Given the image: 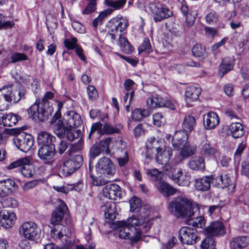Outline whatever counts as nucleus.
<instances>
[{"label": "nucleus", "instance_id": "1", "mask_svg": "<svg viewBox=\"0 0 249 249\" xmlns=\"http://www.w3.org/2000/svg\"><path fill=\"white\" fill-rule=\"evenodd\" d=\"M96 175L91 173L92 184L94 185H102L105 183L100 178L103 176H111L115 173V167L111 160L106 157L100 159L95 166Z\"/></svg>", "mask_w": 249, "mask_h": 249}, {"label": "nucleus", "instance_id": "2", "mask_svg": "<svg viewBox=\"0 0 249 249\" xmlns=\"http://www.w3.org/2000/svg\"><path fill=\"white\" fill-rule=\"evenodd\" d=\"M63 120L64 122L62 121V126L65 128V131L58 136L62 137L66 135L68 139L72 141L76 137L74 133L76 132L74 127L79 126L82 123L81 116L73 111H70L64 115Z\"/></svg>", "mask_w": 249, "mask_h": 249}, {"label": "nucleus", "instance_id": "3", "mask_svg": "<svg viewBox=\"0 0 249 249\" xmlns=\"http://www.w3.org/2000/svg\"><path fill=\"white\" fill-rule=\"evenodd\" d=\"M169 208L174 210L177 217H190L194 214V205L186 198H178L171 201Z\"/></svg>", "mask_w": 249, "mask_h": 249}, {"label": "nucleus", "instance_id": "4", "mask_svg": "<svg viewBox=\"0 0 249 249\" xmlns=\"http://www.w3.org/2000/svg\"><path fill=\"white\" fill-rule=\"evenodd\" d=\"M53 112V107L46 101H36L28 109L29 115L35 121L47 120Z\"/></svg>", "mask_w": 249, "mask_h": 249}, {"label": "nucleus", "instance_id": "5", "mask_svg": "<svg viewBox=\"0 0 249 249\" xmlns=\"http://www.w3.org/2000/svg\"><path fill=\"white\" fill-rule=\"evenodd\" d=\"M40 230L37 225L32 221L25 222L22 223L18 228L19 235L29 241H35L39 239Z\"/></svg>", "mask_w": 249, "mask_h": 249}, {"label": "nucleus", "instance_id": "6", "mask_svg": "<svg viewBox=\"0 0 249 249\" xmlns=\"http://www.w3.org/2000/svg\"><path fill=\"white\" fill-rule=\"evenodd\" d=\"M178 238L182 244L193 245L199 241L200 237L196 229L185 226L181 227L179 230Z\"/></svg>", "mask_w": 249, "mask_h": 249}, {"label": "nucleus", "instance_id": "7", "mask_svg": "<svg viewBox=\"0 0 249 249\" xmlns=\"http://www.w3.org/2000/svg\"><path fill=\"white\" fill-rule=\"evenodd\" d=\"M173 150L170 147L163 148L160 151L156 153L155 159L157 162L161 165H162V170L166 174L175 168L169 163V161L173 156Z\"/></svg>", "mask_w": 249, "mask_h": 249}, {"label": "nucleus", "instance_id": "8", "mask_svg": "<svg viewBox=\"0 0 249 249\" xmlns=\"http://www.w3.org/2000/svg\"><path fill=\"white\" fill-rule=\"evenodd\" d=\"M151 222L148 219V215L142 216L141 214L133 215L125 220V229L130 230L131 228H137L142 226L144 232H147L151 228Z\"/></svg>", "mask_w": 249, "mask_h": 249}, {"label": "nucleus", "instance_id": "9", "mask_svg": "<svg viewBox=\"0 0 249 249\" xmlns=\"http://www.w3.org/2000/svg\"><path fill=\"white\" fill-rule=\"evenodd\" d=\"M19 168L20 172L25 177H31L34 174V166L32 159L29 157H25L17 160L8 166V169H12Z\"/></svg>", "mask_w": 249, "mask_h": 249}, {"label": "nucleus", "instance_id": "10", "mask_svg": "<svg viewBox=\"0 0 249 249\" xmlns=\"http://www.w3.org/2000/svg\"><path fill=\"white\" fill-rule=\"evenodd\" d=\"M0 90L4 99L9 105V104L18 103L24 94L22 89H21L20 88L18 89L11 86L3 87Z\"/></svg>", "mask_w": 249, "mask_h": 249}, {"label": "nucleus", "instance_id": "11", "mask_svg": "<svg viewBox=\"0 0 249 249\" xmlns=\"http://www.w3.org/2000/svg\"><path fill=\"white\" fill-rule=\"evenodd\" d=\"M148 9L153 14L155 22L160 21L163 19L170 17L172 14L169 9L155 1L149 3Z\"/></svg>", "mask_w": 249, "mask_h": 249}, {"label": "nucleus", "instance_id": "12", "mask_svg": "<svg viewBox=\"0 0 249 249\" xmlns=\"http://www.w3.org/2000/svg\"><path fill=\"white\" fill-rule=\"evenodd\" d=\"M81 156L77 155L65 161L60 167V170L65 176H69L78 169L82 163Z\"/></svg>", "mask_w": 249, "mask_h": 249}, {"label": "nucleus", "instance_id": "13", "mask_svg": "<svg viewBox=\"0 0 249 249\" xmlns=\"http://www.w3.org/2000/svg\"><path fill=\"white\" fill-rule=\"evenodd\" d=\"M14 144L20 151L27 152L33 147L34 139L31 135L28 134L22 133L14 137Z\"/></svg>", "mask_w": 249, "mask_h": 249}, {"label": "nucleus", "instance_id": "14", "mask_svg": "<svg viewBox=\"0 0 249 249\" xmlns=\"http://www.w3.org/2000/svg\"><path fill=\"white\" fill-rule=\"evenodd\" d=\"M204 232L206 236L220 237L226 234V230L222 222L216 220L210 222L209 226L204 229Z\"/></svg>", "mask_w": 249, "mask_h": 249}, {"label": "nucleus", "instance_id": "15", "mask_svg": "<svg viewBox=\"0 0 249 249\" xmlns=\"http://www.w3.org/2000/svg\"><path fill=\"white\" fill-rule=\"evenodd\" d=\"M55 155L54 145L40 146L38 150V158L44 163L52 164L54 162L53 158Z\"/></svg>", "mask_w": 249, "mask_h": 249}, {"label": "nucleus", "instance_id": "16", "mask_svg": "<svg viewBox=\"0 0 249 249\" xmlns=\"http://www.w3.org/2000/svg\"><path fill=\"white\" fill-rule=\"evenodd\" d=\"M17 220L16 213L12 210H3L0 212V225L5 229H10Z\"/></svg>", "mask_w": 249, "mask_h": 249}, {"label": "nucleus", "instance_id": "17", "mask_svg": "<svg viewBox=\"0 0 249 249\" xmlns=\"http://www.w3.org/2000/svg\"><path fill=\"white\" fill-rule=\"evenodd\" d=\"M167 175L175 183L181 186H188L190 184V177L189 176L183 175L182 169L175 168Z\"/></svg>", "mask_w": 249, "mask_h": 249}, {"label": "nucleus", "instance_id": "18", "mask_svg": "<svg viewBox=\"0 0 249 249\" xmlns=\"http://www.w3.org/2000/svg\"><path fill=\"white\" fill-rule=\"evenodd\" d=\"M18 188L15 181L11 179L0 181V198H3L13 194Z\"/></svg>", "mask_w": 249, "mask_h": 249}, {"label": "nucleus", "instance_id": "19", "mask_svg": "<svg viewBox=\"0 0 249 249\" xmlns=\"http://www.w3.org/2000/svg\"><path fill=\"white\" fill-rule=\"evenodd\" d=\"M104 197L113 200H119L122 198L120 187L116 184H109L103 189Z\"/></svg>", "mask_w": 249, "mask_h": 249}, {"label": "nucleus", "instance_id": "20", "mask_svg": "<svg viewBox=\"0 0 249 249\" xmlns=\"http://www.w3.org/2000/svg\"><path fill=\"white\" fill-rule=\"evenodd\" d=\"M58 110L56 112L50 123L53 125L54 132L57 136H61L65 131V128L62 126V121L60 120L61 117L60 110L63 106V103L57 101Z\"/></svg>", "mask_w": 249, "mask_h": 249}, {"label": "nucleus", "instance_id": "21", "mask_svg": "<svg viewBox=\"0 0 249 249\" xmlns=\"http://www.w3.org/2000/svg\"><path fill=\"white\" fill-rule=\"evenodd\" d=\"M201 92L200 88L194 86H189L186 88L185 101L187 107H193V103L198 99Z\"/></svg>", "mask_w": 249, "mask_h": 249}, {"label": "nucleus", "instance_id": "22", "mask_svg": "<svg viewBox=\"0 0 249 249\" xmlns=\"http://www.w3.org/2000/svg\"><path fill=\"white\" fill-rule=\"evenodd\" d=\"M200 154L206 158H212L219 154L218 150L214 144L206 140L201 142Z\"/></svg>", "mask_w": 249, "mask_h": 249}, {"label": "nucleus", "instance_id": "23", "mask_svg": "<svg viewBox=\"0 0 249 249\" xmlns=\"http://www.w3.org/2000/svg\"><path fill=\"white\" fill-rule=\"evenodd\" d=\"M189 135L181 130L176 131L172 137L173 146L177 149H180L181 146H184L188 142Z\"/></svg>", "mask_w": 249, "mask_h": 249}, {"label": "nucleus", "instance_id": "24", "mask_svg": "<svg viewBox=\"0 0 249 249\" xmlns=\"http://www.w3.org/2000/svg\"><path fill=\"white\" fill-rule=\"evenodd\" d=\"M58 206L55 211L53 213L51 223L54 225H58L61 221L64 213L67 210V207L62 201L60 199L57 200Z\"/></svg>", "mask_w": 249, "mask_h": 249}, {"label": "nucleus", "instance_id": "25", "mask_svg": "<svg viewBox=\"0 0 249 249\" xmlns=\"http://www.w3.org/2000/svg\"><path fill=\"white\" fill-rule=\"evenodd\" d=\"M114 27V30L112 29L111 34L113 38L119 37L120 46L121 50L123 51L124 46V21L117 20Z\"/></svg>", "mask_w": 249, "mask_h": 249}, {"label": "nucleus", "instance_id": "26", "mask_svg": "<svg viewBox=\"0 0 249 249\" xmlns=\"http://www.w3.org/2000/svg\"><path fill=\"white\" fill-rule=\"evenodd\" d=\"M219 117L214 112L210 111L204 115L203 124L207 129H212L215 128L219 124Z\"/></svg>", "mask_w": 249, "mask_h": 249}, {"label": "nucleus", "instance_id": "27", "mask_svg": "<svg viewBox=\"0 0 249 249\" xmlns=\"http://www.w3.org/2000/svg\"><path fill=\"white\" fill-rule=\"evenodd\" d=\"M212 183L218 188L224 189L232 184V180L228 174L213 175Z\"/></svg>", "mask_w": 249, "mask_h": 249}, {"label": "nucleus", "instance_id": "28", "mask_svg": "<svg viewBox=\"0 0 249 249\" xmlns=\"http://www.w3.org/2000/svg\"><path fill=\"white\" fill-rule=\"evenodd\" d=\"M249 244V237L241 235L233 237L230 242L231 249H244Z\"/></svg>", "mask_w": 249, "mask_h": 249}, {"label": "nucleus", "instance_id": "29", "mask_svg": "<svg viewBox=\"0 0 249 249\" xmlns=\"http://www.w3.org/2000/svg\"><path fill=\"white\" fill-rule=\"evenodd\" d=\"M213 175L203 176L201 178L196 179L195 186L197 191L205 192L209 190L212 183Z\"/></svg>", "mask_w": 249, "mask_h": 249}, {"label": "nucleus", "instance_id": "30", "mask_svg": "<svg viewBox=\"0 0 249 249\" xmlns=\"http://www.w3.org/2000/svg\"><path fill=\"white\" fill-rule=\"evenodd\" d=\"M196 125V119L191 114H188L185 116L181 124V130L185 131L189 135L194 131Z\"/></svg>", "mask_w": 249, "mask_h": 249}, {"label": "nucleus", "instance_id": "31", "mask_svg": "<svg viewBox=\"0 0 249 249\" xmlns=\"http://www.w3.org/2000/svg\"><path fill=\"white\" fill-rule=\"evenodd\" d=\"M156 186L160 193L166 197L175 195L177 192L176 189L164 181H159L156 183Z\"/></svg>", "mask_w": 249, "mask_h": 249}, {"label": "nucleus", "instance_id": "32", "mask_svg": "<svg viewBox=\"0 0 249 249\" xmlns=\"http://www.w3.org/2000/svg\"><path fill=\"white\" fill-rule=\"evenodd\" d=\"M103 210L106 219L113 220L116 218L119 210L115 203L109 202L106 203L103 206Z\"/></svg>", "mask_w": 249, "mask_h": 249}, {"label": "nucleus", "instance_id": "33", "mask_svg": "<svg viewBox=\"0 0 249 249\" xmlns=\"http://www.w3.org/2000/svg\"><path fill=\"white\" fill-rule=\"evenodd\" d=\"M55 137L51 133L41 131L38 134L37 142L40 146H46L49 145H54L53 142L55 141Z\"/></svg>", "mask_w": 249, "mask_h": 249}, {"label": "nucleus", "instance_id": "34", "mask_svg": "<svg viewBox=\"0 0 249 249\" xmlns=\"http://www.w3.org/2000/svg\"><path fill=\"white\" fill-rule=\"evenodd\" d=\"M135 82L130 79H125V102L128 97H129V105L125 106V109L127 111H129L130 105L133 102V98L135 93V90L133 86L135 85Z\"/></svg>", "mask_w": 249, "mask_h": 249}, {"label": "nucleus", "instance_id": "35", "mask_svg": "<svg viewBox=\"0 0 249 249\" xmlns=\"http://www.w3.org/2000/svg\"><path fill=\"white\" fill-rule=\"evenodd\" d=\"M145 146L147 150L155 149L157 152L163 148L166 147L163 140L161 139L157 140L154 137L150 138L147 140Z\"/></svg>", "mask_w": 249, "mask_h": 249}, {"label": "nucleus", "instance_id": "36", "mask_svg": "<svg viewBox=\"0 0 249 249\" xmlns=\"http://www.w3.org/2000/svg\"><path fill=\"white\" fill-rule=\"evenodd\" d=\"M188 165L193 170H203L205 169L204 158L202 156L193 157L189 161Z\"/></svg>", "mask_w": 249, "mask_h": 249}, {"label": "nucleus", "instance_id": "37", "mask_svg": "<svg viewBox=\"0 0 249 249\" xmlns=\"http://www.w3.org/2000/svg\"><path fill=\"white\" fill-rule=\"evenodd\" d=\"M229 130L231 135L234 139L242 137L245 133L243 126L240 123H231L229 127Z\"/></svg>", "mask_w": 249, "mask_h": 249}, {"label": "nucleus", "instance_id": "38", "mask_svg": "<svg viewBox=\"0 0 249 249\" xmlns=\"http://www.w3.org/2000/svg\"><path fill=\"white\" fill-rule=\"evenodd\" d=\"M234 63L232 60L222 59L219 67L218 72L220 77H222L233 69Z\"/></svg>", "mask_w": 249, "mask_h": 249}, {"label": "nucleus", "instance_id": "39", "mask_svg": "<svg viewBox=\"0 0 249 249\" xmlns=\"http://www.w3.org/2000/svg\"><path fill=\"white\" fill-rule=\"evenodd\" d=\"M20 117L17 114L10 113L4 115V126L11 127L16 124Z\"/></svg>", "mask_w": 249, "mask_h": 249}, {"label": "nucleus", "instance_id": "40", "mask_svg": "<svg viewBox=\"0 0 249 249\" xmlns=\"http://www.w3.org/2000/svg\"><path fill=\"white\" fill-rule=\"evenodd\" d=\"M111 228L114 230L116 236L121 239L124 238V222H115L112 224Z\"/></svg>", "mask_w": 249, "mask_h": 249}, {"label": "nucleus", "instance_id": "41", "mask_svg": "<svg viewBox=\"0 0 249 249\" xmlns=\"http://www.w3.org/2000/svg\"><path fill=\"white\" fill-rule=\"evenodd\" d=\"M102 127V124L100 123H96L94 124H93L91 128V130L89 133V138H90L92 134L96 131H97L98 132V133H105L110 134V133H112L114 132V131H113L111 129L110 126L107 124H105L104 126V130L103 132H102L100 130Z\"/></svg>", "mask_w": 249, "mask_h": 249}, {"label": "nucleus", "instance_id": "42", "mask_svg": "<svg viewBox=\"0 0 249 249\" xmlns=\"http://www.w3.org/2000/svg\"><path fill=\"white\" fill-rule=\"evenodd\" d=\"M215 238L206 236L200 244V249H217Z\"/></svg>", "mask_w": 249, "mask_h": 249}, {"label": "nucleus", "instance_id": "43", "mask_svg": "<svg viewBox=\"0 0 249 249\" xmlns=\"http://www.w3.org/2000/svg\"><path fill=\"white\" fill-rule=\"evenodd\" d=\"M138 51L139 54L142 53L149 54L153 52V48L148 37H146L143 38L142 43L138 47Z\"/></svg>", "mask_w": 249, "mask_h": 249}, {"label": "nucleus", "instance_id": "44", "mask_svg": "<svg viewBox=\"0 0 249 249\" xmlns=\"http://www.w3.org/2000/svg\"><path fill=\"white\" fill-rule=\"evenodd\" d=\"M180 156L183 159L188 158L195 154L196 148L189 144H186L184 146H181Z\"/></svg>", "mask_w": 249, "mask_h": 249}, {"label": "nucleus", "instance_id": "45", "mask_svg": "<svg viewBox=\"0 0 249 249\" xmlns=\"http://www.w3.org/2000/svg\"><path fill=\"white\" fill-rule=\"evenodd\" d=\"M192 53L193 56L201 59H204L206 54L205 47L201 44H196L193 47Z\"/></svg>", "mask_w": 249, "mask_h": 249}, {"label": "nucleus", "instance_id": "46", "mask_svg": "<svg viewBox=\"0 0 249 249\" xmlns=\"http://www.w3.org/2000/svg\"><path fill=\"white\" fill-rule=\"evenodd\" d=\"M130 211L132 212H138L142 207L141 200L138 197L133 196L129 200Z\"/></svg>", "mask_w": 249, "mask_h": 249}, {"label": "nucleus", "instance_id": "47", "mask_svg": "<svg viewBox=\"0 0 249 249\" xmlns=\"http://www.w3.org/2000/svg\"><path fill=\"white\" fill-rule=\"evenodd\" d=\"M162 98L160 97L153 96L148 99L146 101L148 107L151 110L156 107H161Z\"/></svg>", "mask_w": 249, "mask_h": 249}, {"label": "nucleus", "instance_id": "48", "mask_svg": "<svg viewBox=\"0 0 249 249\" xmlns=\"http://www.w3.org/2000/svg\"><path fill=\"white\" fill-rule=\"evenodd\" d=\"M206 223V220L203 216H199L194 219L189 220L188 224L198 228H203Z\"/></svg>", "mask_w": 249, "mask_h": 249}, {"label": "nucleus", "instance_id": "49", "mask_svg": "<svg viewBox=\"0 0 249 249\" xmlns=\"http://www.w3.org/2000/svg\"><path fill=\"white\" fill-rule=\"evenodd\" d=\"M165 122L163 114L160 112H157L153 115V124L157 127H160L164 124Z\"/></svg>", "mask_w": 249, "mask_h": 249}, {"label": "nucleus", "instance_id": "50", "mask_svg": "<svg viewBox=\"0 0 249 249\" xmlns=\"http://www.w3.org/2000/svg\"><path fill=\"white\" fill-rule=\"evenodd\" d=\"M105 4L108 7L113 8L114 10L121 8L124 4V0H119L116 1L105 0Z\"/></svg>", "mask_w": 249, "mask_h": 249}, {"label": "nucleus", "instance_id": "51", "mask_svg": "<svg viewBox=\"0 0 249 249\" xmlns=\"http://www.w3.org/2000/svg\"><path fill=\"white\" fill-rule=\"evenodd\" d=\"M196 16L197 14L194 12H191L184 15L186 17L185 21L187 27H192L194 24L196 20Z\"/></svg>", "mask_w": 249, "mask_h": 249}, {"label": "nucleus", "instance_id": "52", "mask_svg": "<svg viewBox=\"0 0 249 249\" xmlns=\"http://www.w3.org/2000/svg\"><path fill=\"white\" fill-rule=\"evenodd\" d=\"M147 174L154 181L159 182L162 179L161 172L157 169H149L147 171Z\"/></svg>", "mask_w": 249, "mask_h": 249}, {"label": "nucleus", "instance_id": "53", "mask_svg": "<svg viewBox=\"0 0 249 249\" xmlns=\"http://www.w3.org/2000/svg\"><path fill=\"white\" fill-rule=\"evenodd\" d=\"M10 58L11 63H15L19 61L27 60L28 57L24 53H15L11 54Z\"/></svg>", "mask_w": 249, "mask_h": 249}, {"label": "nucleus", "instance_id": "54", "mask_svg": "<svg viewBox=\"0 0 249 249\" xmlns=\"http://www.w3.org/2000/svg\"><path fill=\"white\" fill-rule=\"evenodd\" d=\"M135 233L133 236L130 238V241L132 243H136L138 242L141 239L142 233L143 231L142 229L139 228H135Z\"/></svg>", "mask_w": 249, "mask_h": 249}, {"label": "nucleus", "instance_id": "55", "mask_svg": "<svg viewBox=\"0 0 249 249\" xmlns=\"http://www.w3.org/2000/svg\"><path fill=\"white\" fill-rule=\"evenodd\" d=\"M161 104V107H164L168 108L172 110H175L176 108V104L171 100L168 99L165 100L162 98V102Z\"/></svg>", "mask_w": 249, "mask_h": 249}, {"label": "nucleus", "instance_id": "56", "mask_svg": "<svg viewBox=\"0 0 249 249\" xmlns=\"http://www.w3.org/2000/svg\"><path fill=\"white\" fill-rule=\"evenodd\" d=\"M77 39L73 37L71 40L66 39L64 40V43L65 46L69 50H72L77 47Z\"/></svg>", "mask_w": 249, "mask_h": 249}, {"label": "nucleus", "instance_id": "57", "mask_svg": "<svg viewBox=\"0 0 249 249\" xmlns=\"http://www.w3.org/2000/svg\"><path fill=\"white\" fill-rule=\"evenodd\" d=\"M96 3L95 1H90L87 7L83 10L84 14H89L96 10Z\"/></svg>", "mask_w": 249, "mask_h": 249}, {"label": "nucleus", "instance_id": "58", "mask_svg": "<svg viewBox=\"0 0 249 249\" xmlns=\"http://www.w3.org/2000/svg\"><path fill=\"white\" fill-rule=\"evenodd\" d=\"M87 93L89 98L91 100L95 99L98 95L97 91L94 87L89 85L87 88Z\"/></svg>", "mask_w": 249, "mask_h": 249}, {"label": "nucleus", "instance_id": "59", "mask_svg": "<svg viewBox=\"0 0 249 249\" xmlns=\"http://www.w3.org/2000/svg\"><path fill=\"white\" fill-rule=\"evenodd\" d=\"M241 174L249 178V162L246 161L242 162Z\"/></svg>", "mask_w": 249, "mask_h": 249}, {"label": "nucleus", "instance_id": "60", "mask_svg": "<svg viewBox=\"0 0 249 249\" xmlns=\"http://www.w3.org/2000/svg\"><path fill=\"white\" fill-rule=\"evenodd\" d=\"M5 203L8 207L16 208L18 206V201L14 197H10L6 198Z\"/></svg>", "mask_w": 249, "mask_h": 249}, {"label": "nucleus", "instance_id": "61", "mask_svg": "<svg viewBox=\"0 0 249 249\" xmlns=\"http://www.w3.org/2000/svg\"><path fill=\"white\" fill-rule=\"evenodd\" d=\"M101 153V147L99 144H94L91 148L90 155L91 157L95 158Z\"/></svg>", "mask_w": 249, "mask_h": 249}, {"label": "nucleus", "instance_id": "62", "mask_svg": "<svg viewBox=\"0 0 249 249\" xmlns=\"http://www.w3.org/2000/svg\"><path fill=\"white\" fill-rule=\"evenodd\" d=\"M58 229L59 227H57V229H53L52 230V235L53 237L61 238L63 236V234L64 232H65V231L66 230V228L65 227H63V229H61V231H59Z\"/></svg>", "mask_w": 249, "mask_h": 249}, {"label": "nucleus", "instance_id": "63", "mask_svg": "<svg viewBox=\"0 0 249 249\" xmlns=\"http://www.w3.org/2000/svg\"><path fill=\"white\" fill-rule=\"evenodd\" d=\"M72 26L74 30L77 33L83 34L85 32L84 26L80 22L74 21L72 23Z\"/></svg>", "mask_w": 249, "mask_h": 249}, {"label": "nucleus", "instance_id": "64", "mask_svg": "<svg viewBox=\"0 0 249 249\" xmlns=\"http://www.w3.org/2000/svg\"><path fill=\"white\" fill-rule=\"evenodd\" d=\"M224 92L228 96H232L234 95V87L232 84H228L224 87Z\"/></svg>", "mask_w": 249, "mask_h": 249}]
</instances>
